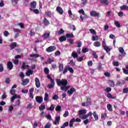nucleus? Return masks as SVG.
Instances as JSON below:
<instances>
[{"instance_id":"f257e3e1","label":"nucleus","mask_w":128,"mask_h":128,"mask_svg":"<svg viewBox=\"0 0 128 128\" xmlns=\"http://www.w3.org/2000/svg\"><path fill=\"white\" fill-rule=\"evenodd\" d=\"M56 82L58 86H68V80H66V79H62L61 80L58 79L56 80Z\"/></svg>"},{"instance_id":"f03ea898","label":"nucleus","mask_w":128,"mask_h":128,"mask_svg":"<svg viewBox=\"0 0 128 128\" xmlns=\"http://www.w3.org/2000/svg\"><path fill=\"white\" fill-rule=\"evenodd\" d=\"M90 16H91L93 18H100V12H96L94 10H92L90 12Z\"/></svg>"},{"instance_id":"7ed1b4c3","label":"nucleus","mask_w":128,"mask_h":128,"mask_svg":"<svg viewBox=\"0 0 128 128\" xmlns=\"http://www.w3.org/2000/svg\"><path fill=\"white\" fill-rule=\"evenodd\" d=\"M56 50V46H50L46 48V52H54Z\"/></svg>"},{"instance_id":"20e7f679","label":"nucleus","mask_w":128,"mask_h":128,"mask_svg":"<svg viewBox=\"0 0 128 128\" xmlns=\"http://www.w3.org/2000/svg\"><path fill=\"white\" fill-rule=\"evenodd\" d=\"M56 11L59 14H62L64 12V10L60 6H58L56 8Z\"/></svg>"},{"instance_id":"39448f33","label":"nucleus","mask_w":128,"mask_h":128,"mask_svg":"<svg viewBox=\"0 0 128 128\" xmlns=\"http://www.w3.org/2000/svg\"><path fill=\"white\" fill-rule=\"evenodd\" d=\"M86 114V110L84 109L80 110L78 111L79 118H80V116H84Z\"/></svg>"},{"instance_id":"423d86ee","label":"nucleus","mask_w":128,"mask_h":128,"mask_svg":"<svg viewBox=\"0 0 128 128\" xmlns=\"http://www.w3.org/2000/svg\"><path fill=\"white\" fill-rule=\"evenodd\" d=\"M35 84L36 88H38L40 87V79H38V78H35Z\"/></svg>"},{"instance_id":"0eeeda50","label":"nucleus","mask_w":128,"mask_h":128,"mask_svg":"<svg viewBox=\"0 0 128 128\" xmlns=\"http://www.w3.org/2000/svg\"><path fill=\"white\" fill-rule=\"evenodd\" d=\"M36 102H37L38 104H42V102L44 100V98H42V96H36Z\"/></svg>"},{"instance_id":"6e6552de","label":"nucleus","mask_w":128,"mask_h":128,"mask_svg":"<svg viewBox=\"0 0 128 128\" xmlns=\"http://www.w3.org/2000/svg\"><path fill=\"white\" fill-rule=\"evenodd\" d=\"M7 68H8L10 70H12L14 68V64H12V62H7Z\"/></svg>"},{"instance_id":"1a4fd4ad","label":"nucleus","mask_w":128,"mask_h":128,"mask_svg":"<svg viewBox=\"0 0 128 128\" xmlns=\"http://www.w3.org/2000/svg\"><path fill=\"white\" fill-rule=\"evenodd\" d=\"M76 88H72L70 90H68L67 94H70V96H72V94L74 92H76Z\"/></svg>"},{"instance_id":"9d476101","label":"nucleus","mask_w":128,"mask_h":128,"mask_svg":"<svg viewBox=\"0 0 128 128\" xmlns=\"http://www.w3.org/2000/svg\"><path fill=\"white\" fill-rule=\"evenodd\" d=\"M30 82V79L26 78L25 80H23L22 82V86H26Z\"/></svg>"},{"instance_id":"9b49d317","label":"nucleus","mask_w":128,"mask_h":128,"mask_svg":"<svg viewBox=\"0 0 128 128\" xmlns=\"http://www.w3.org/2000/svg\"><path fill=\"white\" fill-rule=\"evenodd\" d=\"M30 8H32L34 10V8H36V2H31L30 3Z\"/></svg>"},{"instance_id":"f8f14e48","label":"nucleus","mask_w":128,"mask_h":128,"mask_svg":"<svg viewBox=\"0 0 128 128\" xmlns=\"http://www.w3.org/2000/svg\"><path fill=\"white\" fill-rule=\"evenodd\" d=\"M100 2L102 4H104L105 6H108L110 4L108 0H100Z\"/></svg>"},{"instance_id":"ddd939ff","label":"nucleus","mask_w":128,"mask_h":128,"mask_svg":"<svg viewBox=\"0 0 128 128\" xmlns=\"http://www.w3.org/2000/svg\"><path fill=\"white\" fill-rule=\"evenodd\" d=\"M59 40L60 42H66V36H62L59 38Z\"/></svg>"},{"instance_id":"4468645a","label":"nucleus","mask_w":128,"mask_h":128,"mask_svg":"<svg viewBox=\"0 0 128 128\" xmlns=\"http://www.w3.org/2000/svg\"><path fill=\"white\" fill-rule=\"evenodd\" d=\"M30 12H34V14H40V10L38 9H32L30 8Z\"/></svg>"},{"instance_id":"2eb2a0df","label":"nucleus","mask_w":128,"mask_h":128,"mask_svg":"<svg viewBox=\"0 0 128 128\" xmlns=\"http://www.w3.org/2000/svg\"><path fill=\"white\" fill-rule=\"evenodd\" d=\"M68 88H70V86H60L61 90H64V92H66Z\"/></svg>"},{"instance_id":"dca6fc26","label":"nucleus","mask_w":128,"mask_h":128,"mask_svg":"<svg viewBox=\"0 0 128 128\" xmlns=\"http://www.w3.org/2000/svg\"><path fill=\"white\" fill-rule=\"evenodd\" d=\"M18 44H16V42H12L10 46V50H14V48H16Z\"/></svg>"},{"instance_id":"f3484780","label":"nucleus","mask_w":128,"mask_h":128,"mask_svg":"<svg viewBox=\"0 0 128 128\" xmlns=\"http://www.w3.org/2000/svg\"><path fill=\"white\" fill-rule=\"evenodd\" d=\"M54 62V58H52L50 57H48L47 60V64H50L52 62Z\"/></svg>"},{"instance_id":"a211bd4d","label":"nucleus","mask_w":128,"mask_h":128,"mask_svg":"<svg viewBox=\"0 0 128 128\" xmlns=\"http://www.w3.org/2000/svg\"><path fill=\"white\" fill-rule=\"evenodd\" d=\"M120 8L122 10H128V6L126 5H123L122 6H120Z\"/></svg>"},{"instance_id":"6ab92c4d","label":"nucleus","mask_w":128,"mask_h":128,"mask_svg":"<svg viewBox=\"0 0 128 128\" xmlns=\"http://www.w3.org/2000/svg\"><path fill=\"white\" fill-rule=\"evenodd\" d=\"M104 50L106 51V52L108 54V52H110L112 50V48H110V46H106V47H105L104 48Z\"/></svg>"},{"instance_id":"aec40b11","label":"nucleus","mask_w":128,"mask_h":128,"mask_svg":"<svg viewBox=\"0 0 128 128\" xmlns=\"http://www.w3.org/2000/svg\"><path fill=\"white\" fill-rule=\"evenodd\" d=\"M22 68L23 70H26V68H30V66H28V65H26V62H24L22 64Z\"/></svg>"},{"instance_id":"412c9836","label":"nucleus","mask_w":128,"mask_h":128,"mask_svg":"<svg viewBox=\"0 0 128 128\" xmlns=\"http://www.w3.org/2000/svg\"><path fill=\"white\" fill-rule=\"evenodd\" d=\"M74 118H72L69 122V126L72 128L74 126Z\"/></svg>"},{"instance_id":"4be33fe9","label":"nucleus","mask_w":128,"mask_h":128,"mask_svg":"<svg viewBox=\"0 0 128 128\" xmlns=\"http://www.w3.org/2000/svg\"><path fill=\"white\" fill-rule=\"evenodd\" d=\"M47 110H50L51 112H54V104H51L50 108H46Z\"/></svg>"},{"instance_id":"5701e85b","label":"nucleus","mask_w":128,"mask_h":128,"mask_svg":"<svg viewBox=\"0 0 128 128\" xmlns=\"http://www.w3.org/2000/svg\"><path fill=\"white\" fill-rule=\"evenodd\" d=\"M60 116H58L55 118V121L54 122V124H56L58 122H60Z\"/></svg>"},{"instance_id":"b1692460","label":"nucleus","mask_w":128,"mask_h":128,"mask_svg":"<svg viewBox=\"0 0 128 128\" xmlns=\"http://www.w3.org/2000/svg\"><path fill=\"white\" fill-rule=\"evenodd\" d=\"M49 98H50V96L48 95V94L45 93V94H44V100L45 102H48V100Z\"/></svg>"},{"instance_id":"393cba45","label":"nucleus","mask_w":128,"mask_h":128,"mask_svg":"<svg viewBox=\"0 0 128 128\" xmlns=\"http://www.w3.org/2000/svg\"><path fill=\"white\" fill-rule=\"evenodd\" d=\"M93 116L96 120H98V115L96 114V112L95 111L93 112Z\"/></svg>"},{"instance_id":"a878e982","label":"nucleus","mask_w":128,"mask_h":128,"mask_svg":"<svg viewBox=\"0 0 128 128\" xmlns=\"http://www.w3.org/2000/svg\"><path fill=\"white\" fill-rule=\"evenodd\" d=\"M64 70V64H59V72H62Z\"/></svg>"},{"instance_id":"bb28decb","label":"nucleus","mask_w":128,"mask_h":128,"mask_svg":"<svg viewBox=\"0 0 128 128\" xmlns=\"http://www.w3.org/2000/svg\"><path fill=\"white\" fill-rule=\"evenodd\" d=\"M106 96H107V98H112V100H115V98H116V96H112V94H110V92H108V93L107 94Z\"/></svg>"},{"instance_id":"cd10ccee","label":"nucleus","mask_w":128,"mask_h":128,"mask_svg":"<svg viewBox=\"0 0 128 128\" xmlns=\"http://www.w3.org/2000/svg\"><path fill=\"white\" fill-rule=\"evenodd\" d=\"M107 108L109 112H112V106L110 104H107Z\"/></svg>"},{"instance_id":"c85d7f7f","label":"nucleus","mask_w":128,"mask_h":128,"mask_svg":"<svg viewBox=\"0 0 128 128\" xmlns=\"http://www.w3.org/2000/svg\"><path fill=\"white\" fill-rule=\"evenodd\" d=\"M44 26H48L50 24V22L46 18H44Z\"/></svg>"},{"instance_id":"c756f323","label":"nucleus","mask_w":128,"mask_h":128,"mask_svg":"<svg viewBox=\"0 0 128 128\" xmlns=\"http://www.w3.org/2000/svg\"><path fill=\"white\" fill-rule=\"evenodd\" d=\"M100 44H101L100 42L98 41H96L94 43V46L97 48H98V46H100Z\"/></svg>"},{"instance_id":"7c9ffc66","label":"nucleus","mask_w":128,"mask_h":128,"mask_svg":"<svg viewBox=\"0 0 128 128\" xmlns=\"http://www.w3.org/2000/svg\"><path fill=\"white\" fill-rule=\"evenodd\" d=\"M39 110L40 112H42V110H46V105H40L39 106Z\"/></svg>"},{"instance_id":"2f4dec72","label":"nucleus","mask_w":128,"mask_h":128,"mask_svg":"<svg viewBox=\"0 0 128 128\" xmlns=\"http://www.w3.org/2000/svg\"><path fill=\"white\" fill-rule=\"evenodd\" d=\"M34 74V71L31 70H29L26 72V75L28 76H30V74Z\"/></svg>"},{"instance_id":"473e14b6","label":"nucleus","mask_w":128,"mask_h":128,"mask_svg":"<svg viewBox=\"0 0 128 128\" xmlns=\"http://www.w3.org/2000/svg\"><path fill=\"white\" fill-rule=\"evenodd\" d=\"M68 66H66L64 69L62 70V74H66V72H68Z\"/></svg>"},{"instance_id":"72a5a7b5","label":"nucleus","mask_w":128,"mask_h":128,"mask_svg":"<svg viewBox=\"0 0 128 128\" xmlns=\"http://www.w3.org/2000/svg\"><path fill=\"white\" fill-rule=\"evenodd\" d=\"M66 126H68V122H64L62 126H60V128H66Z\"/></svg>"},{"instance_id":"f704fd0d","label":"nucleus","mask_w":128,"mask_h":128,"mask_svg":"<svg viewBox=\"0 0 128 128\" xmlns=\"http://www.w3.org/2000/svg\"><path fill=\"white\" fill-rule=\"evenodd\" d=\"M72 58H77L78 56V53H76V52H72Z\"/></svg>"},{"instance_id":"c9c22d12","label":"nucleus","mask_w":128,"mask_h":128,"mask_svg":"<svg viewBox=\"0 0 128 128\" xmlns=\"http://www.w3.org/2000/svg\"><path fill=\"white\" fill-rule=\"evenodd\" d=\"M40 56L38 54H30V58H40Z\"/></svg>"},{"instance_id":"e433bc0d","label":"nucleus","mask_w":128,"mask_h":128,"mask_svg":"<svg viewBox=\"0 0 128 128\" xmlns=\"http://www.w3.org/2000/svg\"><path fill=\"white\" fill-rule=\"evenodd\" d=\"M20 106V100H18L16 102H15L14 106Z\"/></svg>"},{"instance_id":"4c0bfd02","label":"nucleus","mask_w":128,"mask_h":128,"mask_svg":"<svg viewBox=\"0 0 128 128\" xmlns=\"http://www.w3.org/2000/svg\"><path fill=\"white\" fill-rule=\"evenodd\" d=\"M29 4H30L29 0H25L23 3L24 6H28Z\"/></svg>"},{"instance_id":"58836bf2","label":"nucleus","mask_w":128,"mask_h":128,"mask_svg":"<svg viewBox=\"0 0 128 128\" xmlns=\"http://www.w3.org/2000/svg\"><path fill=\"white\" fill-rule=\"evenodd\" d=\"M109 86L111 88H114V82L112 80H110L109 81Z\"/></svg>"},{"instance_id":"ea45409f","label":"nucleus","mask_w":128,"mask_h":128,"mask_svg":"<svg viewBox=\"0 0 128 128\" xmlns=\"http://www.w3.org/2000/svg\"><path fill=\"white\" fill-rule=\"evenodd\" d=\"M115 26H116V28H120V22L118 21L115 20L114 22Z\"/></svg>"},{"instance_id":"a19ab883","label":"nucleus","mask_w":128,"mask_h":128,"mask_svg":"<svg viewBox=\"0 0 128 128\" xmlns=\"http://www.w3.org/2000/svg\"><path fill=\"white\" fill-rule=\"evenodd\" d=\"M46 14L48 18H52V12L50 11H47L46 12Z\"/></svg>"},{"instance_id":"79ce46f5","label":"nucleus","mask_w":128,"mask_h":128,"mask_svg":"<svg viewBox=\"0 0 128 128\" xmlns=\"http://www.w3.org/2000/svg\"><path fill=\"white\" fill-rule=\"evenodd\" d=\"M43 36L44 38H50V33H44L43 34Z\"/></svg>"},{"instance_id":"37998d69","label":"nucleus","mask_w":128,"mask_h":128,"mask_svg":"<svg viewBox=\"0 0 128 128\" xmlns=\"http://www.w3.org/2000/svg\"><path fill=\"white\" fill-rule=\"evenodd\" d=\"M17 26H20V28H24V24L22 22H20L17 24Z\"/></svg>"},{"instance_id":"c03bdc74","label":"nucleus","mask_w":128,"mask_h":128,"mask_svg":"<svg viewBox=\"0 0 128 128\" xmlns=\"http://www.w3.org/2000/svg\"><path fill=\"white\" fill-rule=\"evenodd\" d=\"M66 38H74V34H66Z\"/></svg>"},{"instance_id":"a18cd8bd","label":"nucleus","mask_w":128,"mask_h":128,"mask_svg":"<svg viewBox=\"0 0 128 128\" xmlns=\"http://www.w3.org/2000/svg\"><path fill=\"white\" fill-rule=\"evenodd\" d=\"M10 94H12V96H14L16 94V90L14 89H12L10 90Z\"/></svg>"},{"instance_id":"49530a36","label":"nucleus","mask_w":128,"mask_h":128,"mask_svg":"<svg viewBox=\"0 0 128 128\" xmlns=\"http://www.w3.org/2000/svg\"><path fill=\"white\" fill-rule=\"evenodd\" d=\"M119 52H120V54H124V48L122 47H120L118 48Z\"/></svg>"},{"instance_id":"de8ad7c7","label":"nucleus","mask_w":128,"mask_h":128,"mask_svg":"<svg viewBox=\"0 0 128 128\" xmlns=\"http://www.w3.org/2000/svg\"><path fill=\"white\" fill-rule=\"evenodd\" d=\"M76 60L77 62H82L84 60V56H81L80 58L77 57Z\"/></svg>"},{"instance_id":"09e8293b","label":"nucleus","mask_w":128,"mask_h":128,"mask_svg":"<svg viewBox=\"0 0 128 128\" xmlns=\"http://www.w3.org/2000/svg\"><path fill=\"white\" fill-rule=\"evenodd\" d=\"M8 110L10 112V114H12V110H14V106H10L8 108Z\"/></svg>"},{"instance_id":"8fccbe9b","label":"nucleus","mask_w":128,"mask_h":128,"mask_svg":"<svg viewBox=\"0 0 128 128\" xmlns=\"http://www.w3.org/2000/svg\"><path fill=\"white\" fill-rule=\"evenodd\" d=\"M82 52L86 54V52H88V48H85L82 49Z\"/></svg>"},{"instance_id":"3c124183","label":"nucleus","mask_w":128,"mask_h":128,"mask_svg":"<svg viewBox=\"0 0 128 128\" xmlns=\"http://www.w3.org/2000/svg\"><path fill=\"white\" fill-rule=\"evenodd\" d=\"M92 54V56H93V57L94 58H96V59L98 58V54H96V53L95 52H93Z\"/></svg>"},{"instance_id":"603ef678","label":"nucleus","mask_w":128,"mask_h":128,"mask_svg":"<svg viewBox=\"0 0 128 128\" xmlns=\"http://www.w3.org/2000/svg\"><path fill=\"white\" fill-rule=\"evenodd\" d=\"M56 112H60L62 110V107L60 106H57L56 108Z\"/></svg>"},{"instance_id":"864d4df0","label":"nucleus","mask_w":128,"mask_h":128,"mask_svg":"<svg viewBox=\"0 0 128 128\" xmlns=\"http://www.w3.org/2000/svg\"><path fill=\"white\" fill-rule=\"evenodd\" d=\"M112 64L114 66H120V63L116 61L112 62Z\"/></svg>"},{"instance_id":"5fc2aeb1","label":"nucleus","mask_w":128,"mask_h":128,"mask_svg":"<svg viewBox=\"0 0 128 128\" xmlns=\"http://www.w3.org/2000/svg\"><path fill=\"white\" fill-rule=\"evenodd\" d=\"M68 70L71 72V74H74V69H72V67H70V66H68Z\"/></svg>"},{"instance_id":"6e6d98bb","label":"nucleus","mask_w":128,"mask_h":128,"mask_svg":"<svg viewBox=\"0 0 128 128\" xmlns=\"http://www.w3.org/2000/svg\"><path fill=\"white\" fill-rule=\"evenodd\" d=\"M19 76L22 80H24V72H20Z\"/></svg>"},{"instance_id":"4d7b16f0","label":"nucleus","mask_w":128,"mask_h":128,"mask_svg":"<svg viewBox=\"0 0 128 128\" xmlns=\"http://www.w3.org/2000/svg\"><path fill=\"white\" fill-rule=\"evenodd\" d=\"M44 72H45V74H48V72H50V70L48 68H44Z\"/></svg>"},{"instance_id":"13d9d810","label":"nucleus","mask_w":128,"mask_h":128,"mask_svg":"<svg viewBox=\"0 0 128 128\" xmlns=\"http://www.w3.org/2000/svg\"><path fill=\"white\" fill-rule=\"evenodd\" d=\"M70 30H72L74 31L76 30V26L74 25H70Z\"/></svg>"},{"instance_id":"bf43d9fd","label":"nucleus","mask_w":128,"mask_h":128,"mask_svg":"<svg viewBox=\"0 0 128 128\" xmlns=\"http://www.w3.org/2000/svg\"><path fill=\"white\" fill-rule=\"evenodd\" d=\"M87 118H88V116L87 115V114L83 116H80V118L82 120H86Z\"/></svg>"},{"instance_id":"052dcab7","label":"nucleus","mask_w":128,"mask_h":128,"mask_svg":"<svg viewBox=\"0 0 128 128\" xmlns=\"http://www.w3.org/2000/svg\"><path fill=\"white\" fill-rule=\"evenodd\" d=\"M52 98L54 100H58V96L56 94H54L52 97Z\"/></svg>"},{"instance_id":"680f3d73","label":"nucleus","mask_w":128,"mask_h":128,"mask_svg":"<svg viewBox=\"0 0 128 128\" xmlns=\"http://www.w3.org/2000/svg\"><path fill=\"white\" fill-rule=\"evenodd\" d=\"M70 64H71L72 66H76V62H74V60H71L70 62Z\"/></svg>"},{"instance_id":"e2e57ef3","label":"nucleus","mask_w":128,"mask_h":128,"mask_svg":"<svg viewBox=\"0 0 128 128\" xmlns=\"http://www.w3.org/2000/svg\"><path fill=\"white\" fill-rule=\"evenodd\" d=\"M4 72V66L2 64H0V72Z\"/></svg>"},{"instance_id":"0e129e2a","label":"nucleus","mask_w":128,"mask_h":128,"mask_svg":"<svg viewBox=\"0 0 128 128\" xmlns=\"http://www.w3.org/2000/svg\"><path fill=\"white\" fill-rule=\"evenodd\" d=\"M13 96L14 98H19V100L22 98L20 95H18L16 94H14Z\"/></svg>"},{"instance_id":"69168bd1","label":"nucleus","mask_w":128,"mask_h":128,"mask_svg":"<svg viewBox=\"0 0 128 128\" xmlns=\"http://www.w3.org/2000/svg\"><path fill=\"white\" fill-rule=\"evenodd\" d=\"M122 70H123V72H124V74H128V70H126L124 68H123Z\"/></svg>"},{"instance_id":"338daca9","label":"nucleus","mask_w":128,"mask_h":128,"mask_svg":"<svg viewBox=\"0 0 128 128\" xmlns=\"http://www.w3.org/2000/svg\"><path fill=\"white\" fill-rule=\"evenodd\" d=\"M82 42L78 41L77 42V46H78V48H80V46H82Z\"/></svg>"},{"instance_id":"774afa93","label":"nucleus","mask_w":128,"mask_h":128,"mask_svg":"<svg viewBox=\"0 0 128 128\" xmlns=\"http://www.w3.org/2000/svg\"><path fill=\"white\" fill-rule=\"evenodd\" d=\"M128 88H126L123 89L124 94H128Z\"/></svg>"}]
</instances>
